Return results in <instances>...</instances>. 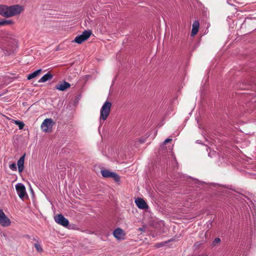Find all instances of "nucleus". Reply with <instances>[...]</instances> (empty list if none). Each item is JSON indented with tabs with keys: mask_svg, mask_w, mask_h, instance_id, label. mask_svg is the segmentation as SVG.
I'll return each instance as SVG.
<instances>
[{
	"mask_svg": "<svg viewBox=\"0 0 256 256\" xmlns=\"http://www.w3.org/2000/svg\"><path fill=\"white\" fill-rule=\"evenodd\" d=\"M23 10V7L18 4L9 6L6 5H0V14L6 18L19 14Z\"/></svg>",
	"mask_w": 256,
	"mask_h": 256,
	"instance_id": "1",
	"label": "nucleus"
},
{
	"mask_svg": "<svg viewBox=\"0 0 256 256\" xmlns=\"http://www.w3.org/2000/svg\"><path fill=\"white\" fill-rule=\"evenodd\" d=\"M112 104L108 101H106L100 110V118L105 120L108 118L110 114Z\"/></svg>",
	"mask_w": 256,
	"mask_h": 256,
	"instance_id": "2",
	"label": "nucleus"
},
{
	"mask_svg": "<svg viewBox=\"0 0 256 256\" xmlns=\"http://www.w3.org/2000/svg\"><path fill=\"white\" fill-rule=\"evenodd\" d=\"M92 31L90 30H84L82 34L76 36L74 42H75L81 44L84 42L88 40L92 34Z\"/></svg>",
	"mask_w": 256,
	"mask_h": 256,
	"instance_id": "3",
	"label": "nucleus"
},
{
	"mask_svg": "<svg viewBox=\"0 0 256 256\" xmlns=\"http://www.w3.org/2000/svg\"><path fill=\"white\" fill-rule=\"evenodd\" d=\"M101 174L105 178H112L116 182H118L120 180V176L116 172H111L107 170H101Z\"/></svg>",
	"mask_w": 256,
	"mask_h": 256,
	"instance_id": "4",
	"label": "nucleus"
},
{
	"mask_svg": "<svg viewBox=\"0 0 256 256\" xmlns=\"http://www.w3.org/2000/svg\"><path fill=\"white\" fill-rule=\"evenodd\" d=\"M53 124L54 121L52 118H46L41 124L42 130L44 132H51Z\"/></svg>",
	"mask_w": 256,
	"mask_h": 256,
	"instance_id": "5",
	"label": "nucleus"
},
{
	"mask_svg": "<svg viewBox=\"0 0 256 256\" xmlns=\"http://www.w3.org/2000/svg\"><path fill=\"white\" fill-rule=\"evenodd\" d=\"M16 189L18 194L20 198H23L26 194V188L24 186L21 184H18L16 186Z\"/></svg>",
	"mask_w": 256,
	"mask_h": 256,
	"instance_id": "6",
	"label": "nucleus"
},
{
	"mask_svg": "<svg viewBox=\"0 0 256 256\" xmlns=\"http://www.w3.org/2000/svg\"><path fill=\"white\" fill-rule=\"evenodd\" d=\"M54 220L58 224L63 226H67L69 224L68 220L65 218L62 214H58L54 217Z\"/></svg>",
	"mask_w": 256,
	"mask_h": 256,
	"instance_id": "7",
	"label": "nucleus"
},
{
	"mask_svg": "<svg viewBox=\"0 0 256 256\" xmlns=\"http://www.w3.org/2000/svg\"><path fill=\"white\" fill-rule=\"evenodd\" d=\"M70 87V84L68 82L66 81H63L62 82H60L56 86V89L60 90V91H64L66 90L69 88Z\"/></svg>",
	"mask_w": 256,
	"mask_h": 256,
	"instance_id": "8",
	"label": "nucleus"
},
{
	"mask_svg": "<svg viewBox=\"0 0 256 256\" xmlns=\"http://www.w3.org/2000/svg\"><path fill=\"white\" fill-rule=\"evenodd\" d=\"M113 234L116 239L122 240L124 239L126 234L123 230L118 228L114 231Z\"/></svg>",
	"mask_w": 256,
	"mask_h": 256,
	"instance_id": "9",
	"label": "nucleus"
},
{
	"mask_svg": "<svg viewBox=\"0 0 256 256\" xmlns=\"http://www.w3.org/2000/svg\"><path fill=\"white\" fill-rule=\"evenodd\" d=\"M135 203L137 206L142 210H146L148 208V206L146 202L142 198H138L135 200Z\"/></svg>",
	"mask_w": 256,
	"mask_h": 256,
	"instance_id": "10",
	"label": "nucleus"
},
{
	"mask_svg": "<svg viewBox=\"0 0 256 256\" xmlns=\"http://www.w3.org/2000/svg\"><path fill=\"white\" fill-rule=\"evenodd\" d=\"M25 156L26 154H24L18 161L17 165L18 166V170L20 173H21L24 170Z\"/></svg>",
	"mask_w": 256,
	"mask_h": 256,
	"instance_id": "11",
	"label": "nucleus"
},
{
	"mask_svg": "<svg viewBox=\"0 0 256 256\" xmlns=\"http://www.w3.org/2000/svg\"><path fill=\"white\" fill-rule=\"evenodd\" d=\"M0 224L3 226H8L10 224V220L6 214L0 218Z\"/></svg>",
	"mask_w": 256,
	"mask_h": 256,
	"instance_id": "12",
	"label": "nucleus"
},
{
	"mask_svg": "<svg viewBox=\"0 0 256 256\" xmlns=\"http://www.w3.org/2000/svg\"><path fill=\"white\" fill-rule=\"evenodd\" d=\"M200 26V23L198 21L196 20L192 24V28L191 32L192 36H194L198 33V28Z\"/></svg>",
	"mask_w": 256,
	"mask_h": 256,
	"instance_id": "13",
	"label": "nucleus"
},
{
	"mask_svg": "<svg viewBox=\"0 0 256 256\" xmlns=\"http://www.w3.org/2000/svg\"><path fill=\"white\" fill-rule=\"evenodd\" d=\"M52 78V75L48 72L42 76L41 78L38 80L39 82H46L47 80H50Z\"/></svg>",
	"mask_w": 256,
	"mask_h": 256,
	"instance_id": "14",
	"label": "nucleus"
},
{
	"mask_svg": "<svg viewBox=\"0 0 256 256\" xmlns=\"http://www.w3.org/2000/svg\"><path fill=\"white\" fill-rule=\"evenodd\" d=\"M42 70L40 69L30 74L27 76L28 80H31L36 76H38L41 72Z\"/></svg>",
	"mask_w": 256,
	"mask_h": 256,
	"instance_id": "15",
	"label": "nucleus"
},
{
	"mask_svg": "<svg viewBox=\"0 0 256 256\" xmlns=\"http://www.w3.org/2000/svg\"><path fill=\"white\" fill-rule=\"evenodd\" d=\"M13 24L14 22L12 20H3L0 21V26L10 25Z\"/></svg>",
	"mask_w": 256,
	"mask_h": 256,
	"instance_id": "16",
	"label": "nucleus"
},
{
	"mask_svg": "<svg viewBox=\"0 0 256 256\" xmlns=\"http://www.w3.org/2000/svg\"><path fill=\"white\" fill-rule=\"evenodd\" d=\"M14 123L18 126L20 130H22L24 126V124L18 120H14Z\"/></svg>",
	"mask_w": 256,
	"mask_h": 256,
	"instance_id": "17",
	"label": "nucleus"
},
{
	"mask_svg": "<svg viewBox=\"0 0 256 256\" xmlns=\"http://www.w3.org/2000/svg\"><path fill=\"white\" fill-rule=\"evenodd\" d=\"M9 168L10 170L14 171L16 170V166L15 163H12L9 166Z\"/></svg>",
	"mask_w": 256,
	"mask_h": 256,
	"instance_id": "18",
	"label": "nucleus"
},
{
	"mask_svg": "<svg viewBox=\"0 0 256 256\" xmlns=\"http://www.w3.org/2000/svg\"><path fill=\"white\" fill-rule=\"evenodd\" d=\"M34 246L38 251L42 252V250L41 246L38 244H34Z\"/></svg>",
	"mask_w": 256,
	"mask_h": 256,
	"instance_id": "19",
	"label": "nucleus"
},
{
	"mask_svg": "<svg viewBox=\"0 0 256 256\" xmlns=\"http://www.w3.org/2000/svg\"><path fill=\"white\" fill-rule=\"evenodd\" d=\"M220 242V239L218 238H214V240L213 241V244L215 245L217 244H218Z\"/></svg>",
	"mask_w": 256,
	"mask_h": 256,
	"instance_id": "20",
	"label": "nucleus"
},
{
	"mask_svg": "<svg viewBox=\"0 0 256 256\" xmlns=\"http://www.w3.org/2000/svg\"><path fill=\"white\" fill-rule=\"evenodd\" d=\"M172 140V138H166L164 141V144H167L168 142H171Z\"/></svg>",
	"mask_w": 256,
	"mask_h": 256,
	"instance_id": "21",
	"label": "nucleus"
},
{
	"mask_svg": "<svg viewBox=\"0 0 256 256\" xmlns=\"http://www.w3.org/2000/svg\"><path fill=\"white\" fill-rule=\"evenodd\" d=\"M4 214H5L4 212L2 211V210L0 209V218H2V216H4Z\"/></svg>",
	"mask_w": 256,
	"mask_h": 256,
	"instance_id": "22",
	"label": "nucleus"
}]
</instances>
